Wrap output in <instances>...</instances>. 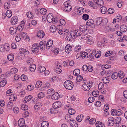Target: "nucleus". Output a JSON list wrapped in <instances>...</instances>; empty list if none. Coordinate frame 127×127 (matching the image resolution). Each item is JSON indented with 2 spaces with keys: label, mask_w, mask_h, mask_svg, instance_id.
Listing matches in <instances>:
<instances>
[{
  "label": "nucleus",
  "mask_w": 127,
  "mask_h": 127,
  "mask_svg": "<svg viewBox=\"0 0 127 127\" xmlns=\"http://www.w3.org/2000/svg\"><path fill=\"white\" fill-rule=\"evenodd\" d=\"M94 55L93 54H90V53H87L84 51H81L79 53H78L76 56V58L77 59L82 58H89L91 59L93 58Z\"/></svg>",
  "instance_id": "nucleus-1"
},
{
  "label": "nucleus",
  "mask_w": 127,
  "mask_h": 127,
  "mask_svg": "<svg viewBox=\"0 0 127 127\" xmlns=\"http://www.w3.org/2000/svg\"><path fill=\"white\" fill-rule=\"evenodd\" d=\"M64 85L65 88L69 90H71L74 85L73 82L69 80L66 81L64 83Z\"/></svg>",
  "instance_id": "nucleus-2"
},
{
  "label": "nucleus",
  "mask_w": 127,
  "mask_h": 127,
  "mask_svg": "<svg viewBox=\"0 0 127 127\" xmlns=\"http://www.w3.org/2000/svg\"><path fill=\"white\" fill-rule=\"evenodd\" d=\"M18 71L17 68L16 67L12 68L10 69V71L6 72V75L8 77H9L12 74H16Z\"/></svg>",
  "instance_id": "nucleus-3"
},
{
  "label": "nucleus",
  "mask_w": 127,
  "mask_h": 127,
  "mask_svg": "<svg viewBox=\"0 0 127 127\" xmlns=\"http://www.w3.org/2000/svg\"><path fill=\"white\" fill-rule=\"evenodd\" d=\"M112 115H114L120 116L123 113V112L120 109H118L116 110L113 109L111 111Z\"/></svg>",
  "instance_id": "nucleus-4"
},
{
  "label": "nucleus",
  "mask_w": 127,
  "mask_h": 127,
  "mask_svg": "<svg viewBox=\"0 0 127 127\" xmlns=\"http://www.w3.org/2000/svg\"><path fill=\"white\" fill-rule=\"evenodd\" d=\"M79 29L80 31L82 33V34L85 35L88 33V30L87 29V26L86 25H82L80 26Z\"/></svg>",
  "instance_id": "nucleus-5"
},
{
  "label": "nucleus",
  "mask_w": 127,
  "mask_h": 127,
  "mask_svg": "<svg viewBox=\"0 0 127 127\" xmlns=\"http://www.w3.org/2000/svg\"><path fill=\"white\" fill-rule=\"evenodd\" d=\"M32 52L34 53H37L39 50V46L37 43L33 44L32 46Z\"/></svg>",
  "instance_id": "nucleus-6"
},
{
  "label": "nucleus",
  "mask_w": 127,
  "mask_h": 127,
  "mask_svg": "<svg viewBox=\"0 0 127 127\" xmlns=\"http://www.w3.org/2000/svg\"><path fill=\"white\" fill-rule=\"evenodd\" d=\"M70 34L74 37L78 36H80L82 34V32L79 30L77 29L70 32Z\"/></svg>",
  "instance_id": "nucleus-7"
},
{
  "label": "nucleus",
  "mask_w": 127,
  "mask_h": 127,
  "mask_svg": "<svg viewBox=\"0 0 127 127\" xmlns=\"http://www.w3.org/2000/svg\"><path fill=\"white\" fill-rule=\"evenodd\" d=\"M107 123L109 126H113L114 123V119L113 117H110L108 118Z\"/></svg>",
  "instance_id": "nucleus-8"
},
{
  "label": "nucleus",
  "mask_w": 127,
  "mask_h": 127,
  "mask_svg": "<svg viewBox=\"0 0 127 127\" xmlns=\"http://www.w3.org/2000/svg\"><path fill=\"white\" fill-rule=\"evenodd\" d=\"M18 20L17 17H13L11 20L10 23L12 25H15L17 24Z\"/></svg>",
  "instance_id": "nucleus-9"
},
{
  "label": "nucleus",
  "mask_w": 127,
  "mask_h": 127,
  "mask_svg": "<svg viewBox=\"0 0 127 127\" xmlns=\"http://www.w3.org/2000/svg\"><path fill=\"white\" fill-rule=\"evenodd\" d=\"M45 45L46 42L44 41H42L40 42L39 44L38 45L40 49L41 50H43L45 49Z\"/></svg>",
  "instance_id": "nucleus-10"
},
{
  "label": "nucleus",
  "mask_w": 127,
  "mask_h": 127,
  "mask_svg": "<svg viewBox=\"0 0 127 127\" xmlns=\"http://www.w3.org/2000/svg\"><path fill=\"white\" fill-rule=\"evenodd\" d=\"M53 14L51 13L48 14L47 17V21L49 23H51L53 21Z\"/></svg>",
  "instance_id": "nucleus-11"
},
{
  "label": "nucleus",
  "mask_w": 127,
  "mask_h": 127,
  "mask_svg": "<svg viewBox=\"0 0 127 127\" xmlns=\"http://www.w3.org/2000/svg\"><path fill=\"white\" fill-rule=\"evenodd\" d=\"M70 126L71 127H77V125L75 120L73 119H71L70 122Z\"/></svg>",
  "instance_id": "nucleus-12"
},
{
  "label": "nucleus",
  "mask_w": 127,
  "mask_h": 127,
  "mask_svg": "<svg viewBox=\"0 0 127 127\" xmlns=\"http://www.w3.org/2000/svg\"><path fill=\"white\" fill-rule=\"evenodd\" d=\"M65 50L66 53H69L71 51L72 48L69 44H68L65 47Z\"/></svg>",
  "instance_id": "nucleus-13"
},
{
  "label": "nucleus",
  "mask_w": 127,
  "mask_h": 127,
  "mask_svg": "<svg viewBox=\"0 0 127 127\" xmlns=\"http://www.w3.org/2000/svg\"><path fill=\"white\" fill-rule=\"evenodd\" d=\"M87 43L89 44H93L94 43L93 38L91 36L88 35L86 37Z\"/></svg>",
  "instance_id": "nucleus-14"
},
{
  "label": "nucleus",
  "mask_w": 127,
  "mask_h": 127,
  "mask_svg": "<svg viewBox=\"0 0 127 127\" xmlns=\"http://www.w3.org/2000/svg\"><path fill=\"white\" fill-rule=\"evenodd\" d=\"M45 33L42 30L39 31L37 33V36L39 38H42L45 35Z\"/></svg>",
  "instance_id": "nucleus-15"
},
{
  "label": "nucleus",
  "mask_w": 127,
  "mask_h": 127,
  "mask_svg": "<svg viewBox=\"0 0 127 127\" xmlns=\"http://www.w3.org/2000/svg\"><path fill=\"white\" fill-rule=\"evenodd\" d=\"M61 103L59 101H57L54 103L52 105V106L55 108L57 109L61 106Z\"/></svg>",
  "instance_id": "nucleus-16"
},
{
  "label": "nucleus",
  "mask_w": 127,
  "mask_h": 127,
  "mask_svg": "<svg viewBox=\"0 0 127 127\" xmlns=\"http://www.w3.org/2000/svg\"><path fill=\"white\" fill-rule=\"evenodd\" d=\"M18 124L20 127H23L25 126V122L23 118H21L18 121Z\"/></svg>",
  "instance_id": "nucleus-17"
},
{
  "label": "nucleus",
  "mask_w": 127,
  "mask_h": 127,
  "mask_svg": "<svg viewBox=\"0 0 127 127\" xmlns=\"http://www.w3.org/2000/svg\"><path fill=\"white\" fill-rule=\"evenodd\" d=\"M53 43L52 40H49L46 44V48L47 49H49L52 46Z\"/></svg>",
  "instance_id": "nucleus-18"
},
{
  "label": "nucleus",
  "mask_w": 127,
  "mask_h": 127,
  "mask_svg": "<svg viewBox=\"0 0 127 127\" xmlns=\"http://www.w3.org/2000/svg\"><path fill=\"white\" fill-rule=\"evenodd\" d=\"M60 95L59 93L56 92L51 97L52 99L54 100H58L59 98Z\"/></svg>",
  "instance_id": "nucleus-19"
},
{
  "label": "nucleus",
  "mask_w": 127,
  "mask_h": 127,
  "mask_svg": "<svg viewBox=\"0 0 127 127\" xmlns=\"http://www.w3.org/2000/svg\"><path fill=\"white\" fill-rule=\"evenodd\" d=\"M94 2L99 6H102L103 4L102 0H93Z\"/></svg>",
  "instance_id": "nucleus-20"
},
{
  "label": "nucleus",
  "mask_w": 127,
  "mask_h": 127,
  "mask_svg": "<svg viewBox=\"0 0 127 127\" xmlns=\"http://www.w3.org/2000/svg\"><path fill=\"white\" fill-rule=\"evenodd\" d=\"M120 31L123 32H125L127 31V27L125 25H122L120 27Z\"/></svg>",
  "instance_id": "nucleus-21"
},
{
  "label": "nucleus",
  "mask_w": 127,
  "mask_h": 127,
  "mask_svg": "<svg viewBox=\"0 0 127 127\" xmlns=\"http://www.w3.org/2000/svg\"><path fill=\"white\" fill-rule=\"evenodd\" d=\"M10 50V47L9 44L8 43L4 44V51L8 52Z\"/></svg>",
  "instance_id": "nucleus-22"
},
{
  "label": "nucleus",
  "mask_w": 127,
  "mask_h": 127,
  "mask_svg": "<svg viewBox=\"0 0 127 127\" xmlns=\"http://www.w3.org/2000/svg\"><path fill=\"white\" fill-rule=\"evenodd\" d=\"M17 29L16 28L11 27L9 29L10 33L11 34H13L15 33L16 32Z\"/></svg>",
  "instance_id": "nucleus-23"
},
{
  "label": "nucleus",
  "mask_w": 127,
  "mask_h": 127,
  "mask_svg": "<svg viewBox=\"0 0 127 127\" xmlns=\"http://www.w3.org/2000/svg\"><path fill=\"white\" fill-rule=\"evenodd\" d=\"M50 112L52 114H56L58 112L57 109L55 108L54 107H52L50 109Z\"/></svg>",
  "instance_id": "nucleus-24"
},
{
  "label": "nucleus",
  "mask_w": 127,
  "mask_h": 127,
  "mask_svg": "<svg viewBox=\"0 0 127 127\" xmlns=\"http://www.w3.org/2000/svg\"><path fill=\"white\" fill-rule=\"evenodd\" d=\"M102 21V18L101 17H98L96 19V24L97 26L99 25Z\"/></svg>",
  "instance_id": "nucleus-25"
},
{
  "label": "nucleus",
  "mask_w": 127,
  "mask_h": 127,
  "mask_svg": "<svg viewBox=\"0 0 127 127\" xmlns=\"http://www.w3.org/2000/svg\"><path fill=\"white\" fill-rule=\"evenodd\" d=\"M14 105V104L12 102L9 101L7 103V106L8 108L10 109H11Z\"/></svg>",
  "instance_id": "nucleus-26"
},
{
  "label": "nucleus",
  "mask_w": 127,
  "mask_h": 127,
  "mask_svg": "<svg viewBox=\"0 0 127 127\" xmlns=\"http://www.w3.org/2000/svg\"><path fill=\"white\" fill-rule=\"evenodd\" d=\"M19 51L21 54H27L29 53V51L24 49L21 48L19 50Z\"/></svg>",
  "instance_id": "nucleus-27"
},
{
  "label": "nucleus",
  "mask_w": 127,
  "mask_h": 127,
  "mask_svg": "<svg viewBox=\"0 0 127 127\" xmlns=\"http://www.w3.org/2000/svg\"><path fill=\"white\" fill-rule=\"evenodd\" d=\"M36 68V65L34 64L31 65L30 66V69L32 72H34L35 71Z\"/></svg>",
  "instance_id": "nucleus-28"
},
{
  "label": "nucleus",
  "mask_w": 127,
  "mask_h": 127,
  "mask_svg": "<svg viewBox=\"0 0 127 127\" xmlns=\"http://www.w3.org/2000/svg\"><path fill=\"white\" fill-rule=\"evenodd\" d=\"M114 121L115 124H119L121 122V117H117L115 118V119Z\"/></svg>",
  "instance_id": "nucleus-29"
},
{
  "label": "nucleus",
  "mask_w": 127,
  "mask_h": 127,
  "mask_svg": "<svg viewBox=\"0 0 127 127\" xmlns=\"http://www.w3.org/2000/svg\"><path fill=\"white\" fill-rule=\"evenodd\" d=\"M118 75L119 78L122 79L124 77L125 74L123 71H120L118 72Z\"/></svg>",
  "instance_id": "nucleus-30"
},
{
  "label": "nucleus",
  "mask_w": 127,
  "mask_h": 127,
  "mask_svg": "<svg viewBox=\"0 0 127 127\" xmlns=\"http://www.w3.org/2000/svg\"><path fill=\"white\" fill-rule=\"evenodd\" d=\"M97 127H105L104 125L100 122H97L95 124Z\"/></svg>",
  "instance_id": "nucleus-31"
},
{
  "label": "nucleus",
  "mask_w": 127,
  "mask_h": 127,
  "mask_svg": "<svg viewBox=\"0 0 127 127\" xmlns=\"http://www.w3.org/2000/svg\"><path fill=\"white\" fill-rule=\"evenodd\" d=\"M45 68L43 66H40L38 67V70L40 73H42L46 70Z\"/></svg>",
  "instance_id": "nucleus-32"
},
{
  "label": "nucleus",
  "mask_w": 127,
  "mask_h": 127,
  "mask_svg": "<svg viewBox=\"0 0 127 127\" xmlns=\"http://www.w3.org/2000/svg\"><path fill=\"white\" fill-rule=\"evenodd\" d=\"M32 98V95H29L26 96L24 99L25 102L26 103L29 101Z\"/></svg>",
  "instance_id": "nucleus-33"
},
{
  "label": "nucleus",
  "mask_w": 127,
  "mask_h": 127,
  "mask_svg": "<svg viewBox=\"0 0 127 127\" xmlns=\"http://www.w3.org/2000/svg\"><path fill=\"white\" fill-rule=\"evenodd\" d=\"M57 30L56 26L54 25H52L50 27V30L51 32H55Z\"/></svg>",
  "instance_id": "nucleus-34"
},
{
  "label": "nucleus",
  "mask_w": 127,
  "mask_h": 127,
  "mask_svg": "<svg viewBox=\"0 0 127 127\" xmlns=\"http://www.w3.org/2000/svg\"><path fill=\"white\" fill-rule=\"evenodd\" d=\"M42 104L41 103H36L34 106V108L35 110H38L42 106Z\"/></svg>",
  "instance_id": "nucleus-35"
},
{
  "label": "nucleus",
  "mask_w": 127,
  "mask_h": 127,
  "mask_svg": "<svg viewBox=\"0 0 127 127\" xmlns=\"http://www.w3.org/2000/svg\"><path fill=\"white\" fill-rule=\"evenodd\" d=\"M17 98V96L16 95H12L9 98V100L10 101H14Z\"/></svg>",
  "instance_id": "nucleus-36"
},
{
  "label": "nucleus",
  "mask_w": 127,
  "mask_h": 127,
  "mask_svg": "<svg viewBox=\"0 0 127 127\" xmlns=\"http://www.w3.org/2000/svg\"><path fill=\"white\" fill-rule=\"evenodd\" d=\"M7 58L9 61H12L13 60L14 56L13 54H9L7 56Z\"/></svg>",
  "instance_id": "nucleus-37"
},
{
  "label": "nucleus",
  "mask_w": 127,
  "mask_h": 127,
  "mask_svg": "<svg viewBox=\"0 0 127 127\" xmlns=\"http://www.w3.org/2000/svg\"><path fill=\"white\" fill-rule=\"evenodd\" d=\"M84 116L82 115H78L76 118L77 121L79 122H81L83 119Z\"/></svg>",
  "instance_id": "nucleus-38"
},
{
  "label": "nucleus",
  "mask_w": 127,
  "mask_h": 127,
  "mask_svg": "<svg viewBox=\"0 0 127 127\" xmlns=\"http://www.w3.org/2000/svg\"><path fill=\"white\" fill-rule=\"evenodd\" d=\"M92 95L93 96L97 97L99 95V92L97 90H95L92 92Z\"/></svg>",
  "instance_id": "nucleus-39"
},
{
  "label": "nucleus",
  "mask_w": 127,
  "mask_h": 127,
  "mask_svg": "<svg viewBox=\"0 0 127 127\" xmlns=\"http://www.w3.org/2000/svg\"><path fill=\"white\" fill-rule=\"evenodd\" d=\"M49 125L48 122L46 121L42 122L41 124L42 127H48Z\"/></svg>",
  "instance_id": "nucleus-40"
},
{
  "label": "nucleus",
  "mask_w": 127,
  "mask_h": 127,
  "mask_svg": "<svg viewBox=\"0 0 127 127\" xmlns=\"http://www.w3.org/2000/svg\"><path fill=\"white\" fill-rule=\"evenodd\" d=\"M68 112L69 115H73L76 112L75 110L73 108H69L68 110Z\"/></svg>",
  "instance_id": "nucleus-41"
},
{
  "label": "nucleus",
  "mask_w": 127,
  "mask_h": 127,
  "mask_svg": "<svg viewBox=\"0 0 127 127\" xmlns=\"http://www.w3.org/2000/svg\"><path fill=\"white\" fill-rule=\"evenodd\" d=\"M47 11V10L46 8H41L40 12L41 14L45 15L46 14Z\"/></svg>",
  "instance_id": "nucleus-42"
},
{
  "label": "nucleus",
  "mask_w": 127,
  "mask_h": 127,
  "mask_svg": "<svg viewBox=\"0 0 127 127\" xmlns=\"http://www.w3.org/2000/svg\"><path fill=\"white\" fill-rule=\"evenodd\" d=\"M42 84V82L40 81H37L36 83L35 87L36 88H38L40 87Z\"/></svg>",
  "instance_id": "nucleus-43"
},
{
  "label": "nucleus",
  "mask_w": 127,
  "mask_h": 127,
  "mask_svg": "<svg viewBox=\"0 0 127 127\" xmlns=\"http://www.w3.org/2000/svg\"><path fill=\"white\" fill-rule=\"evenodd\" d=\"M5 14L7 17L10 18L12 16V12L10 10H8L7 11Z\"/></svg>",
  "instance_id": "nucleus-44"
},
{
  "label": "nucleus",
  "mask_w": 127,
  "mask_h": 127,
  "mask_svg": "<svg viewBox=\"0 0 127 127\" xmlns=\"http://www.w3.org/2000/svg\"><path fill=\"white\" fill-rule=\"evenodd\" d=\"M94 23V21L92 19H90L87 21L86 25L88 26H92Z\"/></svg>",
  "instance_id": "nucleus-45"
},
{
  "label": "nucleus",
  "mask_w": 127,
  "mask_h": 127,
  "mask_svg": "<svg viewBox=\"0 0 127 127\" xmlns=\"http://www.w3.org/2000/svg\"><path fill=\"white\" fill-rule=\"evenodd\" d=\"M82 87L83 88V89L85 91H88L90 89L87 85L85 83H84L82 85Z\"/></svg>",
  "instance_id": "nucleus-46"
},
{
  "label": "nucleus",
  "mask_w": 127,
  "mask_h": 127,
  "mask_svg": "<svg viewBox=\"0 0 127 127\" xmlns=\"http://www.w3.org/2000/svg\"><path fill=\"white\" fill-rule=\"evenodd\" d=\"M21 35L24 39H26L28 38V36L27 33L25 32H21Z\"/></svg>",
  "instance_id": "nucleus-47"
},
{
  "label": "nucleus",
  "mask_w": 127,
  "mask_h": 127,
  "mask_svg": "<svg viewBox=\"0 0 127 127\" xmlns=\"http://www.w3.org/2000/svg\"><path fill=\"white\" fill-rule=\"evenodd\" d=\"M102 80L103 82L105 84H106L109 82L110 80L108 77H103V78Z\"/></svg>",
  "instance_id": "nucleus-48"
},
{
  "label": "nucleus",
  "mask_w": 127,
  "mask_h": 127,
  "mask_svg": "<svg viewBox=\"0 0 127 127\" xmlns=\"http://www.w3.org/2000/svg\"><path fill=\"white\" fill-rule=\"evenodd\" d=\"M6 83L7 81L6 80H2L0 82V86L3 87L6 85Z\"/></svg>",
  "instance_id": "nucleus-49"
},
{
  "label": "nucleus",
  "mask_w": 127,
  "mask_h": 127,
  "mask_svg": "<svg viewBox=\"0 0 127 127\" xmlns=\"http://www.w3.org/2000/svg\"><path fill=\"white\" fill-rule=\"evenodd\" d=\"M80 70L79 69H76L73 71V74L77 76L80 74Z\"/></svg>",
  "instance_id": "nucleus-50"
},
{
  "label": "nucleus",
  "mask_w": 127,
  "mask_h": 127,
  "mask_svg": "<svg viewBox=\"0 0 127 127\" xmlns=\"http://www.w3.org/2000/svg\"><path fill=\"white\" fill-rule=\"evenodd\" d=\"M118 77V74L117 72H115L113 73L111 76V78L113 79H116Z\"/></svg>",
  "instance_id": "nucleus-51"
},
{
  "label": "nucleus",
  "mask_w": 127,
  "mask_h": 127,
  "mask_svg": "<svg viewBox=\"0 0 127 127\" xmlns=\"http://www.w3.org/2000/svg\"><path fill=\"white\" fill-rule=\"evenodd\" d=\"M69 1H66L64 2V6L65 7H69V8H72V7L71 5H69Z\"/></svg>",
  "instance_id": "nucleus-52"
},
{
  "label": "nucleus",
  "mask_w": 127,
  "mask_h": 127,
  "mask_svg": "<svg viewBox=\"0 0 127 127\" xmlns=\"http://www.w3.org/2000/svg\"><path fill=\"white\" fill-rule=\"evenodd\" d=\"M84 10V8H77V12L78 14L80 15L83 13Z\"/></svg>",
  "instance_id": "nucleus-53"
},
{
  "label": "nucleus",
  "mask_w": 127,
  "mask_h": 127,
  "mask_svg": "<svg viewBox=\"0 0 127 127\" xmlns=\"http://www.w3.org/2000/svg\"><path fill=\"white\" fill-rule=\"evenodd\" d=\"M27 17L30 19H32L33 17V13L30 12H28L27 13Z\"/></svg>",
  "instance_id": "nucleus-54"
},
{
  "label": "nucleus",
  "mask_w": 127,
  "mask_h": 127,
  "mask_svg": "<svg viewBox=\"0 0 127 127\" xmlns=\"http://www.w3.org/2000/svg\"><path fill=\"white\" fill-rule=\"evenodd\" d=\"M13 110L14 112L16 114H18L19 112V109L17 107H14L13 109Z\"/></svg>",
  "instance_id": "nucleus-55"
},
{
  "label": "nucleus",
  "mask_w": 127,
  "mask_h": 127,
  "mask_svg": "<svg viewBox=\"0 0 127 127\" xmlns=\"http://www.w3.org/2000/svg\"><path fill=\"white\" fill-rule=\"evenodd\" d=\"M71 115L69 114H66V115L65 117V119L67 122H68V121L71 119Z\"/></svg>",
  "instance_id": "nucleus-56"
},
{
  "label": "nucleus",
  "mask_w": 127,
  "mask_h": 127,
  "mask_svg": "<svg viewBox=\"0 0 127 127\" xmlns=\"http://www.w3.org/2000/svg\"><path fill=\"white\" fill-rule=\"evenodd\" d=\"M21 79L23 81H26L28 79L27 77L24 74L22 75L21 76Z\"/></svg>",
  "instance_id": "nucleus-57"
},
{
  "label": "nucleus",
  "mask_w": 127,
  "mask_h": 127,
  "mask_svg": "<svg viewBox=\"0 0 127 127\" xmlns=\"http://www.w3.org/2000/svg\"><path fill=\"white\" fill-rule=\"evenodd\" d=\"M54 90L53 89H48L47 91V94L49 95H52L54 92Z\"/></svg>",
  "instance_id": "nucleus-58"
},
{
  "label": "nucleus",
  "mask_w": 127,
  "mask_h": 127,
  "mask_svg": "<svg viewBox=\"0 0 127 127\" xmlns=\"http://www.w3.org/2000/svg\"><path fill=\"white\" fill-rule=\"evenodd\" d=\"M27 88L28 90L31 91L33 89L34 86L32 85H30L28 86Z\"/></svg>",
  "instance_id": "nucleus-59"
},
{
  "label": "nucleus",
  "mask_w": 127,
  "mask_h": 127,
  "mask_svg": "<svg viewBox=\"0 0 127 127\" xmlns=\"http://www.w3.org/2000/svg\"><path fill=\"white\" fill-rule=\"evenodd\" d=\"M33 62V60L32 58H30L27 61V63L28 64L31 65Z\"/></svg>",
  "instance_id": "nucleus-60"
},
{
  "label": "nucleus",
  "mask_w": 127,
  "mask_h": 127,
  "mask_svg": "<svg viewBox=\"0 0 127 127\" xmlns=\"http://www.w3.org/2000/svg\"><path fill=\"white\" fill-rule=\"evenodd\" d=\"M12 91L11 89L8 90L6 92V95L7 96H10L12 95Z\"/></svg>",
  "instance_id": "nucleus-61"
},
{
  "label": "nucleus",
  "mask_w": 127,
  "mask_h": 127,
  "mask_svg": "<svg viewBox=\"0 0 127 127\" xmlns=\"http://www.w3.org/2000/svg\"><path fill=\"white\" fill-rule=\"evenodd\" d=\"M81 47L80 45H78L75 47V51L78 52L80 50Z\"/></svg>",
  "instance_id": "nucleus-62"
},
{
  "label": "nucleus",
  "mask_w": 127,
  "mask_h": 127,
  "mask_svg": "<svg viewBox=\"0 0 127 127\" xmlns=\"http://www.w3.org/2000/svg\"><path fill=\"white\" fill-rule=\"evenodd\" d=\"M21 109L23 110H27L28 108V106L24 104L22 105L21 107Z\"/></svg>",
  "instance_id": "nucleus-63"
},
{
  "label": "nucleus",
  "mask_w": 127,
  "mask_h": 127,
  "mask_svg": "<svg viewBox=\"0 0 127 127\" xmlns=\"http://www.w3.org/2000/svg\"><path fill=\"white\" fill-rule=\"evenodd\" d=\"M83 79V77L81 75H79L77 76L76 79L78 82H80Z\"/></svg>",
  "instance_id": "nucleus-64"
}]
</instances>
